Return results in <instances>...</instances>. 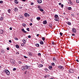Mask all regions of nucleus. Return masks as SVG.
<instances>
[{
	"label": "nucleus",
	"instance_id": "obj_1",
	"mask_svg": "<svg viewBox=\"0 0 79 79\" xmlns=\"http://www.w3.org/2000/svg\"><path fill=\"white\" fill-rule=\"evenodd\" d=\"M28 68H30V66H27V65H26L23 67H22L21 68V69L23 71H24L25 69H27Z\"/></svg>",
	"mask_w": 79,
	"mask_h": 79
},
{
	"label": "nucleus",
	"instance_id": "obj_2",
	"mask_svg": "<svg viewBox=\"0 0 79 79\" xmlns=\"http://www.w3.org/2000/svg\"><path fill=\"white\" fill-rule=\"evenodd\" d=\"M5 73L7 75H10V71L8 70H5Z\"/></svg>",
	"mask_w": 79,
	"mask_h": 79
},
{
	"label": "nucleus",
	"instance_id": "obj_3",
	"mask_svg": "<svg viewBox=\"0 0 79 79\" xmlns=\"http://www.w3.org/2000/svg\"><path fill=\"white\" fill-rule=\"evenodd\" d=\"M19 18L20 19H24V18L22 15H20L19 16Z\"/></svg>",
	"mask_w": 79,
	"mask_h": 79
},
{
	"label": "nucleus",
	"instance_id": "obj_4",
	"mask_svg": "<svg viewBox=\"0 0 79 79\" xmlns=\"http://www.w3.org/2000/svg\"><path fill=\"white\" fill-rule=\"evenodd\" d=\"M10 62L11 63H12V64H15V61L13 59H10Z\"/></svg>",
	"mask_w": 79,
	"mask_h": 79
},
{
	"label": "nucleus",
	"instance_id": "obj_5",
	"mask_svg": "<svg viewBox=\"0 0 79 79\" xmlns=\"http://www.w3.org/2000/svg\"><path fill=\"white\" fill-rule=\"evenodd\" d=\"M69 73H74V70L72 69H70L69 70Z\"/></svg>",
	"mask_w": 79,
	"mask_h": 79
},
{
	"label": "nucleus",
	"instance_id": "obj_6",
	"mask_svg": "<svg viewBox=\"0 0 79 79\" xmlns=\"http://www.w3.org/2000/svg\"><path fill=\"white\" fill-rule=\"evenodd\" d=\"M24 15L25 17H27V16H30L29 14H28L27 13H25Z\"/></svg>",
	"mask_w": 79,
	"mask_h": 79
},
{
	"label": "nucleus",
	"instance_id": "obj_7",
	"mask_svg": "<svg viewBox=\"0 0 79 79\" xmlns=\"http://www.w3.org/2000/svg\"><path fill=\"white\" fill-rule=\"evenodd\" d=\"M72 31H73V32H74V33H76V29L75 28H73Z\"/></svg>",
	"mask_w": 79,
	"mask_h": 79
},
{
	"label": "nucleus",
	"instance_id": "obj_8",
	"mask_svg": "<svg viewBox=\"0 0 79 79\" xmlns=\"http://www.w3.org/2000/svg\"><path fill=\"white\" fill-rule=\"evenodd\" d=\"M37 2L38 3H41L42 2V0H37Z\"/></svg>",
	"mask_w": 79,
	"mask_h": 79
},
{
	"label": "nucleus",
	"instance_id": "obj_9",
	"mask_svg": "<svg viewBox=\"0 0 79 79\" xmlns=\"http://www.w3.org/2000/svg\"><path fill=\"white\" fill-rule=\"evenodd\" d=\"M44 24H46L47 23V20H44L43 21V22Z\"/></svg>",
	"mask_w": 79,
	"mask_h": 79
},
{
	"label": "nucleus",
	"instance_id": "obj_10",
	"mask_svg": "<svg viewBox=\"0 0 79 79\" xmlns=\"http://www.w3.org/2000/svg\"><path fill=\"white\" fill-rule=\"evenodd\" d=\"M21 30H22V31H23V32H24V33H26L27 32V31H25V30H24V29H22Z\"/></svg>",
	"mask_w": 79,
	"mask_h": 79
},
{
	"label": "nucleus",
	"instance_id": "obj_11",
	"mask_svg": "<svg viewBox=\"0 0 79 79\" xmlns=\"http://www.w3.org/2000/svg\"><path fill=\"white\" fill-rule=\"evenodd\" d=\"M13 10H14V11L16 12L17 11H18V9L17 8L15 7Z\"/></svg>",
	"mask_w": 79,
	"mask_h": 79
},
{
	"label": "nucleus",
	"instance_id": "obj_12",
	"mask_svg": "<svg viewBox=\"0 0 79 79\" xmlns=\"http://www.w3.org/2000/svg\"><path fill=\"white\" fill-rule=\"evenodd\" d=\"M58 68H60V69H62L63 68V67L61 65H60L58 66Z\"/></svg>",
	"mask_w": 79,
	"mask_h": 79
},
{
	"label": "nucleus",
	"instance_id": "obj_13",
	"mask_svg": "<svg viewBox=\"0 0 79 79\" xmlns=\"http://www.w3.org/2000/svg\"><path fill=\"white\" fill-rule=\"evenodd\" d=\"M48 68L50 70H52V66H49Z\"/></svg>",
	"mask_w": 79,
	"mask_h": 79
},
{
	"label": "nucleus",
	"instance_id": "obj_14",
	"mask_svg": "<svg viewBox=\"0 0 79 79\" xmlns=\"http://www.w3.org/2000/svg\"><path fill=\"white\" fill-rule=\"evenodd\" d=\"M3 33V30H0V34H2Z\"/></svg>",
	"mask_w": 79,
	"mask_h": 79
},
{
	"label": "nucleus",
	"instance_id": "obj_15",
	"mask_svg": "<svg viewBox=\"0 0 79 79\" xmlns=\"http://www.w3.org/2000/svg\"><path fill=\"white\" fill-rule=\"evenodd\" d=\"M15 2L16 4H18L19 3V2L17 0H15Z\"/></svg>",
	"mask_w": 79,
	"mask_h": 79
},
{
	"label": "nucleus",
	"instance_id": "obj_16",
	"mask_svg": "<svg viewBox=\"0 0 79 79\" xmlns=\"http://www.w3.org/2000/svg\"><path fill=\"white\" fill-rule=\"evenodd\" d=\"M68 10H72V8L71 7H68L67 8Z\"/></svg>",
	"mask_w": 79,
	"mask_h": 79
},
{
	"label": "nucleus",
	"instance_id": "obj_17",
	"mask_svg": "<svg viewBox=\"0 0 79 79\" xmlns=\"http://www.w3.org/2000/svg\"><path fill=\"white\" fill-rule=\"evenodd\" d=\"M69 3L70 5H73V3L72 2H71V0H69Z\"/></svg>",
	"mask_w": 79,
	"mask_h": 79
},
{
	"label": "nucleus",
	"instance_id": "obj_18",
	"mask_svg": "<svg viewBox=\"0 0 79 79\" xmlns=\"http://www.w3.org/2000/svg\"><path fill=\"white\" fill-rule=\"evenodd\" d=\"M22 41L23 42V43L24 44H26V40H25L23 39L22 40Z\"/></svg>",
	"mask_w": 79,
	"mask_h": 79
},
{
	"label": "nucleus",
	"instance_id": "obj_19",
	"mask_svg": "<svg viewBox=\"0 0 79 79\" xmlns=\"http://www.w3.org/2000/svg\"><path fill=\"white\" fill-rule=\"evenodd\" d=\"M35 46H36L37 47H40V45H39V44H35Z\"/></svg>",
	"mask_w": 79,
	"mask_h": 79
},
{
	"label": "nucleus",
	"instance_id": "obj_20",
	"mask_svg": "<svg viewBox=\"0 0 79 79\" xmlns=\"http://www.w3.org/2000/svg\"><path fill=\"white\" fill-rule=\"evenodd\" d=\"M50 77L49 75H45V78H47V77Z\"/></svg>",
	"mask_w": 79,
	"mask_h": 79
},
{
	"label": "nucleus",
	"instance_id": "obj_21",
	"mask_svg": "<svg viewBox=\"0 0 79 79\" xmlns=\"http://www.w3.org/2000/svg\"><path fill=\"white\" fill-rule=\"evenodd\" d=\"M0 21H2L3 20V17H1L0 18Z\"/></svg>",
	"mask_w": 79,
	"mask_h": 79
},
{
	"label": "nucleus",
	"instance_id": "obj_22",
	"mask_svg": "<svg viewBox=\"0 0 79 79\" xmlns=\"http://www.w3.org/2000/svg\"><path fill=\"white\" fill-rule=\"evenodd\" d=\"M49 25L50 28H52V26H53L52 24L50 23Z\"/></svg>",
	"mask_w": 79,
	"mask_h": 79
},
{
	"label": "nucleus",
	"instance_id": "obj_23",
	"mask_svg": "<svg viewBox=\"0 0 79 79\" xmlns=\"http://www.w3.org/2000/svg\"><path fill=\"white\" fill-rule=\"evenodd\" d=\"M38 67H39V68H40L41 67H43V65L42 64H40L38 66Z\"/></svg>",
	"mask_w": 79,
	"mask_h": 79
},
{
	"label": "nucleus",
	"instance_id": "obj_24",
	"mask_svg": "<svg viewBox=\"0 0 79 79\" xmlns=\"http://www.w3.org/2000/svg\"><path fill=\"white\" fill-rule=\"evenodd\" d=\"M67 24L68 25H69V26H71V23L69 22H68Z\"/></svg>",
	"mask_w": 79,
	"mask_h": 79
},
{
	"label": "nucleus",
	"instance_id": "obj_25",
	"mask_svg": "<svg viewBox=\"0 0 79 79\" xmlns=\"http://www.w3.org/2000/svg\"><path fill=\"white\" fill-rule=\"evenodd\" d=\"M15 47L17 48H19V46L17 44L16 45Z\"/></svg>",
	"mask_w": 79,
	"mask_h": 79
},
{
	"label": "nucleus",
	"instance_id": "obj_26",
	"mask_svg": "<svg viewBox=\"0 0 79 79\" xmlns=\"http://www.w3.org/2000/svg\"><path fill=\"white\" fill-rule=\"evenodd\" d=\"M28 54L29 56H31L32 55V54L31 52H28Z\"/></svg>",
	"mask_w": 79,
	"mask_h": 79
},
{
	"label": "nucleus",
	"instance_id": "obj_27",
	"mask_svg": "<svg viewBox=\"0 0 79 79\" xmlns=\"http://www.w3.org/2000/svg\"><path fill=\"white\" fill-rule=\"evenodd\" d=\"M8 13H11V10L10 9H8Z\"/></svg>",
	"mask_w": 79,
	"mask_h": 79
},
{
	"label": "nucleus",
	"instance_id": "obj_28",
	"mask_svg": "<svg viewBox=\"0 0 79 79\" xmlns=\"http://www.w3.org/2000/svg\"><path fill=\"white\" fill-rule=\"evenodd\" d=\"M40 44L41 45H43L44 44V42L42 41H41L40 42Z\"/></svg>",
	"mask_w": 79,
	"mask_h": 79
},
{
	"label": "nucleus",
	"instance_id": "obj_29",
	"mask_svg": "<svg viewBox=\"0 0 79 79\" xmlns=\"http://www.w3.org/2000/svg\"><path fill=\"white\" fill-rule=\"evenodd\" d=\"M36 19H37V20H40V17H37Z\"/></svg>",
	"mask_w": 79,
	"mask_h": 79
},
{
	"label": "nucleus",
	"instance_id": "obj_30",
	"mask_svg": "<svg viewBox=\"0 0 79 79\" xmlns=\"http://www.w3.org/2000/svg\"><path fill=\"white\" fill-rule=\"evenodd\" d=\"M55 18H58V15H55L54 16Z\"/></svg>",
	"mask_w": 79,
	"mask_h": 79
},
{
	"label": "nucleus",
	"instance_id": "obj_31",
	"mask_svg": "<svg viewBox=\"0 0 79 79\" xmlns=\"http://www.w3.org/2000/svg\"><path fill=\"white\" fill-rule=\"evenodd\" d=\"M40 11H42V12L44 11V10H43V9H42V8L40 9Z\"/></svg>",
	"mask_w": 79,
	"mask_h": 79
},
{
	"label": "nucleus",
	"instance_id": "obj_32",
	"mask_svg": "<svg viewBox=\"0 0 79 79\" xmlns=\"http://www.w3.org/2000/svg\"><path fill=\"white\" fill-rule=\"evenodd\" d=\"M1 52L4 53H5V51L4 50H2L1 51Z\"/></svg>",
	"mask_w": 79,
	"mask_h": 79
},
{
	"label": "nucleus",
	"instance_id": "obj_33",
	"mask_svg": "<svg viewBox=\"0 0 79 79\" xmlns=\"http://www.w3.org/2000/svg\"><path fill=\"white\" fill-rule=\"evenodd\" d=\"M38 56H41V54L40 53H39L38 54Z\"/></svg>",
	"mask_w": 79,
	"mask_h": 79
},
{
	"label": "nucleus",
	"instance_id": "obj_34",
	"mask_svg": "<svg viewBox=\"0 0 79 79\" xmlns=\"http://www.w3.org/2000/svg\"><path fill=\"white\" fill-rule=\"evenodd\" d=\"M60 35L61 36H62L63 35V33H61V32H60Z\"/></svg>",
	"mask_w": 79,
	"mask_h": 79
},
{
	"label": "nucleus",
	"instance_id": "obj_35",
	"mask_svg": "<svg viewBox=\"0 0 79 79\" xmlns=\"http://www.w3.org/2000/svg\"><path fill=\"white\" fill-rule=\"evenodd\" d=\"M52 65V66H54L55 65V63H52L51 64Z\"/></svg>",
	"mask_w": 79,
	"mask_h": 79
},
{
	"label": "nucleus",
	"instance_id": "obj_36",
	"mask_svg": "<svg viewBox=\"0 0 79 79\" xmlns=\"http://www.w3.org/2000/svg\"><path fill=\"white\" fill-rule=\"evenodd\" d=\"M76 2L78 3H79V0H76Z\"/></svg>",
	"mask_w": 79,
	"mask_h": 79
},
{
	"label": "nucleus",
	"instance_id": "obj_37",
	"mask_svg": "<svg viewBox=\"0 0 79 79\" xmlns=\"http://www.w3.org/2000/svg\"><path fill=\"white\" fill-rule=\"evenodd\" d=\"M22 25L24 27L26 26V24H25V23H23V24Z\"/></svg>",
	"mask_w": 79,
	"mask_h": 79
},
{
	"label": "nucleus",
	"instance_id": "obj_38",
	"mask_svg": "<svg viewBox=\"0 0 79 79\" xmlns=\"http://www.w3.org/2000/svg\"><path fill=\"white\" fill-rule=\"evenodd\" d=\"M42 39L43 40H45V37H43L42 38Z\"/></svg>",
	"mask_w": 79,
	"mask_h": 79
},
{
	"label": "nucleus",
	"instance_id": "obj_39",
	"mask_svg": "<svg viewBox=\"0 0 79 79\" xmlns=\"http://www.w3.org/2000/svg\"><path fill=\"white\" fill-rule=\"evenodd\" d=\"M64 6V5H63V4H61V8H63Z\"/></svg>",
	"mask_w": 79,
	"mask_h": 79
},
{
	"label": "nucleus",
	"instance_id": "obj_40",
	"mask_svg": "<svg viewBox=\"0 0 79 79\" xmlns=\"http://www.w3.org/2000/svg\"><path fill=\"white\" fill-rule=\"evenodd\" d=\"M31 5H34V3L32 2H31Z\"/></svg>",
	"mask_w": 79,
	"mask_h": 79
},
{
	"label": "nucleus",
	"instance_id": "obj_41",
	"mask_svg": "<svg viewBox=\"0 0 79 79\" xmlns=\"http://www.w3.org/2000/svg\"><path fill=\"white\" fill-rule=\"evenodd\" d=\"M27 30L28 31H30V30H29V28H28L27 29Z\"/></svg>",
	"mask_w": 79,
	"mask_h": 79
},
{
	"label": "nucleus",
	"instance_id": "obj_42",
	"mask_svg": "<svg viewBox=\"0 0 79 79\" xmlns=\"http://www.w3.org/2000/svg\"><path fill=\"white\" fill-rule=\"evenodd\" d=\"M16 70V68H14L13 69V71H15Z\"/></svg>",
	"mask_w": 79,
	"mask_h": 79
},
{
	"label": "nucleus",
	"instance_id": "obj_43",
	"mask_svg": "<svg viewBox=\"0 0 79 79\" xmlns=\"http://www.w3.org/2000/svg\"><path fill=\"white\" fill-rule=\"evenodd\" d=\"M53 61H54V62H55V63H56V59H55V60H53Z\"/></svg>",
	"mask_w": 79,
	"mask_h": 79
},
{
	"label": "nucleus",
	"instance_id": "obj_44",
	"mask_svg": "<svg viewBox=\"0 0 79 79\" xmlns=\"http://www.w3.org/2000/svg\"><path fill=\"white\" fill-rule=\"evenodd\" d=\"M28 38H31V36L30 35H29L28 36Z\"/></svg>",
	"mask_w": 79,
	"mask_h": 79
},
{
	"label": "nucleus",
	"instance_id": "obj_45",
	"mask_svg": "<svg viewBox=\"0 0 79 79\" xmlns=\"http://www.w3.org/2000/svg\"><path fill=\"white\" fill-rule=\"evenodd\" d=\"M0 3H3V1H0Z\"/></svg>",
	"mask_w": 79,
	"mask_h": 79
},
{
	"label": "nucleus",
	"instance_id": "obj_46",
	"mask_svg": "<svg viewBox=\"0 0 79 79\" xmlns=\"http://www.w3.org/2000/svg\"><path fill=\"white\" fill-rule=\"evenodd\" d=\"M54 20H55L56 21H58V19H55Z\"/></svg>",
	"mask_w": 79,
	"mask_h": 79
},
{
	"label": "nucleus",
	"instance_id": "obj_47",
	"mask_svg": "<svg viewBox=\"0 0 79 79\" xmlns=\"http://www.w3.org/2000/svg\"><path fill=\"white\" fill-rule=\"evenodd\" d=\"M53 60H56V59L55 58V57H53Z\"/></svg>",
	"mask_w": 79,
	"mask_h": 79
},
{
	"label": "nucleus",
	"instance_id": "obj_48",
	"mask_svg": "<svg viewBox=\"0 0 79 79\" xmlns=\"http://www.w3.org/2000/svg\"><path fill=\"white\" fill-rule=\"evenodd\" d=\"M23 56L25 58H27V57H26V56Z\"/></svg>",
	"mask_w": 79,
	"mask_h": 79
},
{
	"label": "nucleus",
	"instance_id": "obj_49",
	"mask_svg": "<svg viewBox=\"0 0 79 79\" xmlns=\"http://www.w3.org/2000/svg\"><path fill=\"white\" fill-rule=\"evenodd\" d=\"M72 35V36H75V34H74V33H73Z\"/></svg>",
	"mask_w": 79,
	"mask_h": 79
},
{
	"label": "nucleus",
	"instance_id": "obj_50",
	"mask_svg": "<svg viewBox=\"0 0 79 79\" xmlns=\"http://www.w3.org/2000/svg\"><path fill=\"white\" fill-rule=\"evenodd\" d=\"M52 45H54V41H52Z\"/></svg>",
	"mask_w": 79,
	"mask_h": 79
},
{
	"label": "nucleus",
	"instance_id": "obj_51",
	"mask_svg": "<svg viewBox=\"0 0 79 79\" xmlns=\"http://www.w3.org/2000/svg\"><path fill=\"white\" fill-rule=\"evenodd\" d=\"M9 42L10 43H11V40H9Z\"/></svg>",
	"mask_w": 79,
	"mask_h": 79
},
{
	"label": "nucleus",
	"instance_id": "obj_52",
	"mask_svg": "<svg viewBox=\"0 0 79 79\" xmlns=\"http://www.w3.org/2000/svg\"><path fill=\"white\" fill-rule=\"evenodd\" d=\"M72 16H74V14H72Z\"/></svg>",
	"mask_w": 79,
	"mask_h": 79
},
{
	"label": "nucleus",
	"instance_id": "obj_53",
	"mask_svg": "<svg viewBox=\"0 0 79 79\" xmlns=\"http://www.w3.org/2000/svg\"><path fill=\"white\" fill-rule=\"evenodd\" d=\"M60 61H63V59L60 58Z\"/></svg>",
	"mask_w": 79,
	"mask_h": 79
},
{
	"label": "nucleus",
	"instance_id": "obj_54",
	"mask_svg": "<svg viewBox=\"0 0 79 79\" xmlns=\"http://www.w3.org/2000/svg\"><path fill=\"white\" fill-rule=\"evenodd\" d=\"M7 50H10V48H7Z\"/></svg>",
	"mask_w": 79,
	"mask_h": 79
},
{
	"label": "nucleus",
	"instance_id": "obj_55",
	"mask_svg": "<svg viewBox=\"0 0 79 79\" xmlns=\"http://www.w3.org/2000/svg\"><path fill=\"white\" fill-rule=\"evenodd\" d=\"M19 64H21V63H22V62H21V61H19Z\"/></svg>",
	"mask_w": 79,
	"mask_h": 79
},
{
	"label": "nucleus",
	"instance_id": "obj_56",
	"mask_svg": "<svg viewBox=\"0 0 79 79\" xmlns=\"http://www.w3.org/2000/svg\"><path fill=\"white\" fill-rule=\"evenodd\" d=\"M59 5H61V3L60 2V3H59Z\"/></svg>",
	"mask_w": 79,
	"mask_h": 79
},
{
	"label": "nucleus",
	"instance_id": "obj_57",
	"mask_svg": "<svg viewBox=\"0 0 79 79\" xmlns=\"http://www.w3.org/2000/svg\"><path fill=\"white\" fill-rule=\"evenodd\" d=\"M32 23H30V26H32Z\"/></svg>",
	"mask_w": 79,
	"mask_h": 79
},
{
	"label": "nucleus",
	"instance_id": "obj_58",
	"mask_svg": "<svg viewBox=\"0 0 79 79\" xmlns=\"http://www.w3.org/2000/svg\"><path fill=\"white\" fill-rule=\"evenodd\" d=\"M21 45H22V46H24V44H21Z\"/></svg>",
	"mask_w": 79,
	"mask_h": 79
},
{
	"label": "nucleus",
	"instance_id": "obj_59",
	"mask_svg": "<svg viewBox=\"0 0 79 79\" xmlns=\"http://www.w3.org/2000/svg\"><path fill=\"white\" fill-rule=\"evenodd\" d=\"M15 40H18V39L17 38H15Z\"/></svg>",
	"mask_w": 79,
	"mask_h": 79
},
{
	"label": "nucleus",
	"instance_id": "obj_60",
	"mask_svg": "<svg viewBox=\"0 0 79 79\" xmlns=\"http://www.w3.org/2000/svg\"><path fill=\"white\" fill-rule=\"evenodd\" d=\"M10 30H12V28L11 27H10Z\"/></svg>",
	"mask_w": 79,
	"mask_h": 79
},
{
	"label": "nucleus",
	"instance_id": "obj_61",
	"mask_svg": "<svg viewBox=\"0 0 79 79\" xmlns=\"http://www.w3.org/2000/svg\"><path fill=\"white\" fill-rule=\"evenodd\" d=\"M76 61H77V62H79V60H78V59H77Z\"/></svg>",
	"mask_w": 79,
	"mask_h": 79
},
{
	"label": "nucleus",
	"instance_id": "obj_62",
	"mask_svg": "<svg viewBox=\"0 0 79 79\" xmlns=\"http://www.w3.org/2000/svg\"><path fill=\"white\" fill-rule=\"evenodd\" d=\"M19 8L20 9H22V7H19Z\"/></svg>",
	"mask_w": 79,
	"mask_h": 79
},
{
	"label": "nucleus",
	"instance_id": "obj_63",
	"mask_svg": "<svg viewBox=\"0 0 79 79\" xmlns=\"http://www.w3.org/2000/svg\"><path fill=\"white\" fill-rule=\"evenodd\" d=\"M39 34H37L36 35V36L37 37H38V36H39Z\"/></svg>",
	"mask_w": 79,
	"mask_h": 79
},
{
	"label": "nucleus",
	"instance_id": "obj_64",
	"mask_svg": "<svg viewBox=\"0 0 79 79\" xmlns=\"http://www.w3.org/2000/svg\"><path fill=\"white\" fill-rule=\"evenodd\" d=\"M45 71H47V69H45Z\"/></svg>",
	"mask_w": 79,
	"mask_h": 79
}]
</instances>
